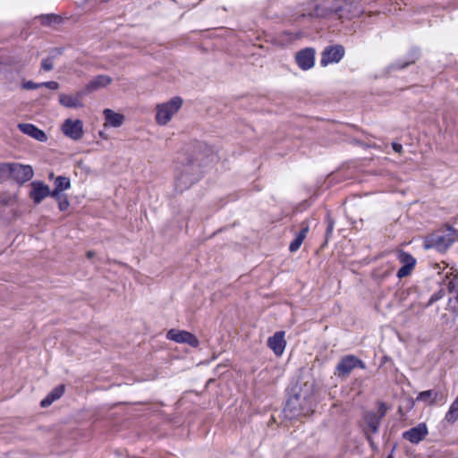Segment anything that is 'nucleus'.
I'll return each instance as SVG.
<instances>
[{
  "instance_id": "8",
  "label": "nucleus",
  "mask_w": 458,
  "mask_h": 458,
  "mask_svg": "<svg viewBox=\"0 0 458 458\" xmlns=\"http://www.w3.org/2000/svg\"><path fill=\"white\" fill-rule=\"evenodd\" d=\"M33 169L30 165L12 163L11 179L17 182L23 183L33 177Z\"/></svg>"
},
{
  "instance_id": "38",
  "label": "nucleus",
  "mask_w": 458,
  "mask_h": 458,
  "mask_svg": "<svg viewBox=\"0 0 458 458\" xmlns=\"http://www.w3.org/2000/svg\"><path fill=\"white\" fill-rule=\"evenodd\" d=\"M53 177H54V174H53V173H51V174H49V179H52Z\"/></svg>"
},
{
  "instance_id": "7",
  "label": "nucleus",
  "mask_w": 458,
  "mask_h": 458,
  "mask_svg": "<svg viewBox=\"0 0 458 458\" xmlns=\"http://www.w3.org/2000/svg\"><path fill=\"white\" fill-rule=\"evenodd\" d=\"M166 338L178 344H187L191 347H198L199 344L198 338L191 332L175 328L167 332Z\"/></svg>"
},
{
  "instance_id": "10",
  "label": "nucleus",
  "mask_w": 458,
  "mask_h": 458,
  "mask_svg": "<svg viewBox=\"0 0 458 458\" xmlns=\"http://www.w3.org/2000/svg\"><path fill=\"white\" fill-rule=\"evenodd\" d=\"M428 428L425 423H420L416 427L403 433V437L412 444H418L428 435Z\"/></svg>"
},
{
  "instance_id": "29",
  "label": "nucleus",
  "mask_w": 458,
  "mask_h": 458,
  "mask_svg": "<svg viewBox=\"0 0 458 458\" xmlns=\"http://www.w3.org/2000/svg\"><path fill=\"white\" fill-rule=\"evenodd\" d=\"M55 199L58 201V206L61 211L66 210L70 206V202L67 198L62 196V194H59V198Z\"/></svg>"
},
{
  "instance_id": "19",
  "label": "nucleus",
  "mask_w": 458,
  "mask_h": 458,
  "mask_svg": "<svg viewBox=\"0 0 458 458\" xmlns=\"http://www.w3.org/2000/svg\"><path fill=\"white\" fill-rule=\"evenodd\" d=\"M345 54L344 47L339 44L327 46L322 52V57H343Z\"/></svg>"
},
{
  "instance_id": "6",
  "label": "nucleus",
  "mask_w": 458,
  "mask_h": 458,
  "mask_svg": "<svg viewBox=\"0 0 458 458\" xmlns=\"http://www.w3.org/2000/svg\"><path fill=\"white\" fill-rule=\"evenodd\" d=\"M30 187L29 196L36 205L41 203L47 197H52L50 187L42 181H33L30 182Z\"/></svg>"
},
{
  "instance_id": "27",
  "label": "nucleus",
  "mask_w": 458,
  "mask_h": 458,
  "mask_svg": "<svg viewBox=\"0 0 458 458\" xmlns=\"http://www.w3.org/2000/svg\"><path fill=\"white\" fill-rule=\"evenodd\" d=\"M303 236L302 235H297L296 238L291 242L289 246V250L292 252L296 251L303 242Z\"/></svg>"
},
{
  "instance_id": "13",
  "label": "nucleus",
  "mask_w": 458,
  "mask_h": 458,
  "mask_svg": "<svg viewBox=\"0 0 458 458\" xmlns=\"http://www.w3.org/2000/svg\"><path fill=\"white\" fill-rule=\"evenodd\" d=\"M267 345L276 356H281L286 346L284 332H276L273 336L269 337L267 339Z\"/></svg>"
},
{
  "instance_id": "25",
  "label": "nucleus",
  "mask_w": 458,
  "mask_h": 458,
  "mask_svg": "<svg viewBox=\"0 0 458 458\" xmlns=\"http://www.w3.org/2000/svg\"><path fill=\"white\" fill-rule=\"evenodd\" d=\"M302 71H308L314 66V59H294Z\"/></svg>"
},
{
  "instance_id": "20",
  "label": "nucleus",
  "mask_w": 458,
  "mask_h": 458,
  "mask_svg": "<svg viewBox=\"0 0 458 458\" xmlns=\"http://www.w3.org/2000/svg\"><path fill=\"white\" fill-rule=\"evenodd\" d=\"M445 419L449 423H454L458 420V395L457 398L450 405Z\"/></svg>"
},
{
  "instance_id": "21",
  "label": "nucleus",
  "mask_w": 458,
  "mask_h": 458,
  "mask_svg": "<svg viewBox=\"0 0 458 458\" xmlns=\"http://www.w3.org/2000/svg\"><path fill=\"white\" fill-rule=\"evenodd\" d=\"M397 257L403 266H415L416 260L411 254L404 251H399Z\"/></svg>"
},
{
  "instance_id": "30",
  "label": "nucleus",
  "mask_w": 458,
  "mask_h": 458,
  "mask_svg": "<svg viewBox=\"0 0 458 458\" xmlns=\"http://www.w3.org/2000/svg\"><path fill=\"white\" fill-rule=\"evenodd\" d=\"M40 85H41V87L44 86V87L53 89V90H55L59 88V84L56 81H47V82L40 83Z\"/></svg>"
},
{
  "instance_id": "4",
  "label": "nucleus",
  "mask_w": 458,
  "mask_h": 458,
  "mask_svg": "<svg viewBox=\"0 0 458 458\" xmlns=\"http://www.w3.org/2000/svg\"><path fill=\"white\" fill-rule=\"evenodd\" d=\"M344 0H319L315 4V10L310 15L317 17H326L330 14H337L340 18V13L343 9Z\"/></svg>"
},
{
  "instance_id": "1",
  "label": "nucleus",
  "mask_w": 458,
  "mask_h": 458,
  "mask_svg": "<svg viewBox=\"0 0 458 458\" xmlns=\"http://www.w3.org/2000/svg\"><path fill=\"white\" fill-rule=\"evenodd\" d=\"M183 98L174 96L170 99L158 103L155 106V121L159 126L167 125L179 113L183 106Z\"/></svg>"
},
{
  "instance_id": "39",
  "label": "nucleus",
  "mask_w": 458,
  "mask_h": 458,
  "mask_svg": "<svg viewBox=\"0 0 458 458\" xmlns=\"http://www.w3.org/2000/svg\"><path fill=\"white\" fill-rule=\"evenodd\" d=\"M387 458H394L392 455H389Z\"/></svg>"
},
{
  "instance_id": "9",
  "label": "nucleus",
  "mask_w": 458,
  "mask_h": 458,
  "mask_svg": "<svg viewBox=\"0 0 458 458\" xmlns=\"http://www.w3.org/2000/svg\"><path fill=\"white\" fill-rule=\"evenodd\" d=\"M360 367L365 369V364L360 360L357 359L353 355H347L344 357L337 365V370L339 374L346 376L353 369Z\"/></svg>"
},
{
  "instance_id": "24",
  "label": "nucleus",
  "mask_w": 458,
  "mask_h": 458,
  "mask_svg": "<svg viewBox=\"0 0 458 458\" xmlns=\"http://www.w3.org/2000/svg\"><path fill=\"white\" fill-rule=\"evenodd\" d=\"M436 395L437 394L432 390H427L420 392L417 396V400L423 401L431 404L434 403Z\"/></svg>"
},
{
  "instance_id": "12",
  "label": "nucleus",
  "mask_w": 458,
  "mask_h": 458,
  "mask_svg": "<svg viewBox=\"0 0 458 458\" xmlns=\"http://www.w3.org/2000/svg\"><path fill=\"white\" fill-rule=\"evenodd\" d=\"M103 115L105 118L104 127L118 128L121 127L125 121V116L123 114L117 113L110 108L104 109Z\"/></svg>"
},
{
  "instance_id": "18",
  "label": "nucleus",
  "mask_w": 458,
  "mask_h": 458,
  "mask_svg": "<svg viewBox=\"0 0 458 458\" xmlns=\"http://www.w3.org/2000/svg\"><path fill=\"white\" fill-rule=\"evenodd\" d=\"M64 385H60L54 388L40 403V405L44 408L50 406L55 401L61 398L64 394Z\"/></svg>"
},
{
  "instance_id": "28",
  "label": "nucleus",
  "mask_w": 458,
  "mask_h": 458,
  "mask_svg": "<svg viewBox=\"0 0 458 458\" xmlns=\"http://www.w3.org/2000/svg\"><path fill=\"white\" fill-rule=\"evenodd\" d=\"M413 267L414 266H402V267L397 272V276L399 278H403L409 276L411 273Z\"/></svg>"
},
{
  "instance_id": "3",
  "label": "nucleus",
  "mask_w": 458,
  "mask_h": 458,
  "mask_svg": "<svg viewBox=\"0 0 458 458\" xmlns=\"http://www.w3.org/2000/svg\"><path fill=\"white\" fill-rule=\"evenodd\" d=\"M200 176L199 165L191 161L182 163L176 168L175 186L182 191L195 183Z\"/></svg>"
},
{
  "instance_id": "23",
  "label": "nucleus",
  "mask_w": 458,
  "mask_h": 458,
  "mask_svg": "<svg viewBox=\"0 0 458 458\" xmlns=\"http://www.w3.org/2000/svg\"><path fill=\"white\" fill-rule=\"evenodd\" d=\"M366 422L372 433H376L377 431L379 426V419L373 414H368L365 417Z\"/></svg>"
},
{
  "instance_id": "22",
  "label": "nucleus",
  "mask_w": 458,
  "mask_h": 458,
  "mask_svg": "<svg viewBox=\"0 0 458 458\" xmlns=\"http://www.w3.org/2000/svg\"><path fill=\"white\" fill-rule=\"evenodd\" d=\"M12 163H0V181L11 179Z\"/></svg>"
},
{
  "instance_id": "14",
  "label": "nucleus",
  "mask_w": 458,
  "mask_h": 458,
  "mask_svg": "<svg viewBox=\"0 0 458 458\" xmlns=\"http://www.w3.org/2000/svg\"><path fill=\"white\" fill-rule=\"evenodd\" d=\"M18 128L22 133L40 142H46L47 140V134L32 123H19Z\"/></svg>"
},
{
  "instance_id": "36",
  "label": "nucleus",
  "mask_w": 458,
  "mask_h": 458,
  "mask_svg": "<svg viewBox=\"0 0 458 458\" xmlns=\"http://www.w3.org/2000/svg\"><path fill=\"white\" fill-rule=\"evenodd\" d=\"M87 256H88V258H91V257L93 256V252L89 251V252L87 253Z\"/></svg>"
},
{
  "instance_id": "5",
  "label": "nucleus",
  "mask_w": 458,
  "mask_h": 458,
  "mask_svg": "<svg viewBox=\"0 0 458 458\" xmlns=\"http://www.w3.org/2000/svg\"><path fill=\"white\" fill-rule=\"evenodd\" d=\"M62 132L72 140H80L84 135L83 123L80 119H65L61 126Z\"/></svg>"
},
{
  "instance_id": "16",
  "label": "nucleus",
  "mask_w": 458,
  "mask_h": 458,
  "mask_svg": "<svg viewBox=\"0 0 458 458\" xmlns=\"http://www.w3.org/2000/svg\"><path fill=\"white\" fill-rule=\"evenodd\" d=\"M112 82V78L107 75H98L93 78L85 88V93H92L106 88Z\"/></svg>"
},
{
  "instance_id": "34",
  "label": "nucleus",
  "mask_w": 458,
  "mask_h": 458,
  "mask_svg": "<svg viewBox=\"0 0 458 458\" xmlns=\"http://www.w3.org/2000/svg\"><path fill=\"white\" fill-rule=\"evenodd\" d=\"M393 148L395 152L400 153L402 151V145L398 143H393Z\"/></svg>"
},
{
  "instance_id": "11",
  "label": "nucleus",
  "mask_w": 458,
  "mask_h": 458,
  "mask_svg": "<svg viewBox=\"0 0 458 458\" xmlns=\"http://www.w3.org/2000/svg\"><path fill=\"white\" fill-rule=\"evenodd\" d=\"M456 233L449 228L446 234H437L432 238V246L438 250H445L456 240Z\"/></svg>"
},
{
  "instance_id": "17",
  "label": "nucleus",
  "mask_w": 458,
  "mask_h": 458,
  "mask_svg": "<svg viewBox=\"0 0 458 458\" xmlns=\"http://www.w3.org/2000/svg\"><path fill=\"white\" fill-rule=\"evenodd\" d=\"M71 188V181L66 176H57L55 180V188L52 191V198L58 199L59 194Z\"/></svg>"
},
{
  "instance_id": "32",
  "label": "nucleus",
  "mask_w": 458,
  "mask_h": 458,
  "mask_svg": "<svg viewBox=\"0 0 458 458\" xmlns=\"http://www.w3.org/2000/svg\"><path fill=\"white\" fill-rule=\"evenodd\" d=\"M42 67L46 71H50L53 68V63L51 59H45L42 63Z\"/></svg>"
},
{
  "instance_id": "37",
  "label": "nucleus",
  "mask_w": 458,
  "mask_h": 458,
  "mask_svg": "<svg viewBox=\"0 0 458 458\" xmlns=\"http://www.w3.org/2000/svg\"><path fill=\"white\" fill-rule=\"evenodd\" d=\"M99 135H100L102 138L106 139V137L104 135V133H103V132H99Z\"/></svg>"
},
{
  "instance_id": "31",
  "label": "nucleus",
  "mask_w": 458,
  "mask_h": 458,
  "mask_svg": "<svg viewBox=\"0 0 458 458\" xmlns=\"http://www.w3.org/2000/svg\"><path fill=\"white\" fill-rule=\"evenodd\" d=\"M22 87L26 89H36L41 87V85H40V83L37 84L31 81H29L28 82H24L22 84Z\"/></svg>"
},
{
  "instance_id": "26",
  "label": "nucleus",
  "mask_w": 458,
  "mask_h": 458,
  "mask_svg": "<svg viewBox=\"0 0 458 458\" xmlns=\"http://www.w3.org/2000/svg\"><path fill=\"white\" fill-rule=\"evenodd\" d=\"M317 52L313 47H306L304 49L300 50L295 57H315Z\"/></svg>"
},
{
  "instance_id": "35",
  "label": "nucleus",
  "mask_w": 458,
  "mask_h": 458,
  "mask_svg": "<svg viewBox=\"0 0 458 458\" xmlns=\"http://www.w3.org/2000/svg\"><path fill=\"white\" fill-rule=\"evenodd\" d=\"M308 231H309V227L305 226V227H303L301 229V231L298 233V235H302L303 236V240H304L306 238Z\"/></svg>"
},
{
  "instance_id": "33",
  "label": "nucleus",
  "mask_w": 458,
  "mask_h": 458,
  "mask_svg": "<svg viewBox=\"0 0 458 458\" xmlns=\"http://www.w3.org/2000/svg\"><path fill=\"white\" fill-rule=\"evenodd\" d=\"M340 59H321V66L326 67L329 64L338 63Z\"/></svg>"
},
{
  "instance_id": "15",
  "label": "nucleus",
  "mask_w": 458,
  "mask_h": 458,
  "mask_svg": "<svg viewBox=\"0 0 458 458\" xmlns=\"http://www.w3.org/2000/svg\"><path fill=\"white\" fill-rule=\"evenodd\" d=\"M85 92H77L74 95H68V94H60L59 95V103L69 108H77V107H82L83 102H82V97L84 96Z\"/></svg>"
},
{
  "instance_id": "2",
  "label": "nucleus",
  "mask_w": 458,
  "mask_h": 458,
  "mask_svg": "<svg viewBox=\"0 0 458 458\" xmlns=\"http://www.w3.org/2000/svg\"><path fill=\"white\" fill-rule=\"evenodd\" d=\"M313 391V385L305 382L302 386L295 385L292 388L293 396L289 398L284 411L289 413V416L295 417L301 413V403L306 401Z\"/></svg>"
}]
</instances>
